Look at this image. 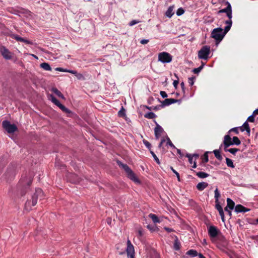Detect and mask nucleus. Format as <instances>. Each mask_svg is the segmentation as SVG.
I'll return each instance as SVG.
<instances>
[{
    "mask_svg": "<svg viewBox=\"0 0 258 258\" xmlns=\"http://www.w3.org/2000/svg\"><path fill=\"white\" fill-rule=\"evenodd\" d=\"M165 142L164 139H162L158 145V148H161L163 144Z\"/></svg>",
    "mask_w": 258,
    "mask_h": 258,
    "instance_id": "obj_61",
    "label": "nucleus"
},
{
    "mask_svg": "<svg viewBox=\"0 0 258 258\" xmlns=\"http://www.w3.org/2000/svg\"><path fill=\"white\" fill-rule=\"evenodd\" d=\"M52 91L55 93L58 97L59 98L66 100V98L64 96V95L61 93L60 91H59L56 88H52L51 89Z\"/></svg>",
    "mask_w": 258,
    "mask_h": 258,
    "instance_id": "obj_18",
    "label": "nucleus"
},
{
    "mask_svg": "<svg viewBox=\"0 0 258 258\" xmlns=\"http://www.w3.org/2000/svg\"><path fill=\"white\" fill-rule=\"evenodd\" d=\"M139 236L141 237L144 235V230L143 228H140L138 230Z\"/></svg>",
    "mask_w": 258,
    "mask_h": 258,
    "instance_id": "obj_57",
    "label": "nucleus"
},
{
    "mask_svg": "<svg viewBox=\"0 0 258 258\" xmlns=\"http://www.w3.org/2000/svg\"><path fill=\"white\" fill-rule=\"evenodd\" d=\"M67 177L68 180L71 183L76 184L80 181V178L75 173H69Z\"/></svg>",
    "mask_w": 258,
    "mask_h": 258,
    "instance_id": "obj_11",
    "label": "nucleus"
},
{
    "mask_svg": "<svg viewBox=\"0 0 258 258\" xmlns=\"http://www.w3.org/2000/svg\"><path fill=\"white\" fill-rule=\"evenodd\" d=\"M173 6H170L168 8V10L166 12V16L168 18H171L174 14L173 12Z\"/></svg>",
    "mask_w": 258,
    "mask_h": 258,
    "instance_id": "obj_23",
    "label": "nucleus"
},
{
    "mask_svg": "<svg viewBox=\"0 0 258 258\" xmlns=\"http://www.w3.org/2000/svg\"><path fill=\"white\" fill-rule=\"evenodd\" d=\"M49 98L56 106L58 105L60 103V102L52 94H50L49 95Z\"/></svg>",
    "mask_w": 258,
    "mask_h": 258,
    "instance_id": "obj_28",
    "label": "nucleus"
},
{
    "mask_svg": "<svg viewBox=\"0 0 258 258\" xmlns=\"http://www.w3.org/2000/svg\"><path fill=\"white\" fill-rule=\"evenodd\" d=\"M229 208L226 207L225 208H224V210L226 212H227L229 215V216H231V211L230 210V209L229 210L228 209Z\"/></svg>",
    "mask_w": 258,
    "mask_h": 258,
    "instance_id": "obj_60",
    "label": "nucleus"
},
{
    "mask_svg": "<svg viewBox=\"0 0 258 258\" xmlns=\"http://www.w3.org/2000/svg\"><path fill=\"white\" fill-rule=\"evenodd\" d=\"M196 175L200 178H204L209 176V174L204 172H197Z\"/></svg>",
    "mask_w": 258,
    "mask_h": 258,
    "instance_id": "obj_32",
    "label": "nucleus"
},
{
    "mask_svg": "<svg viewBox=\"0 0 258 258\" xmlns=\"http://www.w3.org/2000/svg\"><path fill=\"white\" fill-rule=\"evenodd\" d=\"M12 37L14 38L15 39H16L17 41H21V42L22 41V40H23V38H22V37H20V36L16 35V34H13L12 35Z\"/></svg>",
    "mask_w": 258,
    "mask_h": 258,
    "instance_id": "obj_41",
    "label": "nucleus"
},
{
    "mask_svg": "<svg viewBox=\"0 0 258 258\" xmlns=\"http://www.w3.org/2000/svg\"><path fill=\"white\" fill-rule=\"evenodd\" d=\"M159 101L161 103L162 108L166 106H168L174 103L178 102L179 103L181 102V99H175L173 98L165 99L164 100L162 101H161L160 99H159Z\"/></svg>",
    "mask_w": 258,
    "mask_h": 258,
    "instance_id": "obj_10",
    "label": "nucleus"
},
{
    "mask_svg": "<svg viewBox=\"0 0 258 258\" xmlns=\"http://www.w3.org/2000/svg\"><path fill=\"white\" fill-rule=\"evenodd\" d=\"M219 213L221 216L222 221L224 222V214L223 210H222L221 211H219Z\"/></svg>",
    "mask_w": 258,
    "mask_h": 258,
    "instance_id": "obj_55",
    "label": "nucleus"
},
{
    "mask_svg": "<svg viewBox=\"0 0 258 258\" xmlns=\"http://www.w3.org/2000/svg\"><path fill=\"white\" fill-rule=\"evenodd\" d=\"M230 258H240V256H238L237 255H236L235 254H234L233 255H230Z\"/></svg>",
    "mask_w": 258,
    "mask_h": 258,
    "instance_id": "obj_64",
    "label": "nucleus"
},
{
    "mask_svg": "<svg viewBox=\"0 0 258 258\" xmlns=\"http://www.w3.org/2000/svg\"><path fill=\"white\" fill-rule=\"evenodd\" d=\"M172 56L168 52H162L159 53L158 60L163 63H169L172 61Z\"/></svg>",
    "mask_w": 258,
    "mask_h": 258,
    "instance_id": "obj_8",
    "label": "nucleus"
},
{
    "mask_svg": "<svg viewBox=\"0 0 258 258\" xmlns=\"http://www.w3.org/2000/svg\"><path fill=\"white\" fill-rule=\"evenodd\" d=\"M160 94L163 98L167 97V94L165 91H161Z\"/></svg>",
    "mask_w": 258,
    "mask_h": 258,
    "instance_id": "obj_56",
    "label": "nucleus"
},
{
    "mask_svg": "<svg viewBox=\"0 0 258 258\" xmlns=\"http://www.w3.org/2000/svg\"><path fill=\"white\" fill-rule=\"evenodd\" d=\"M55 70L57 71H59V72H68L69 70L64 69L62 68H55Z\"/></svg>",
    "mask_w": 258,
    "mask_h": 258,
    "instance_id": "obj_53",
    "label": "nucleus"
},
{
    "mask_svg": "<svg viewBox=\"0 0 258 258\" xmlns=\"http://www.w3.org/2000/svg\"><path fill=\"white\" fill-rule=\"evenodd\" d=\"M76 77L77 78V79L78 80H85V79L84 76L82 74H80V73L77 74V75H76Z\"/></svg>",
    "mask_w": 258,
    "mask_h": 258,
    "instance_id": "obj_52",
    "label": "nucleus"
},
{
    "mask_svg": "<svg viewBox=\"0 0 258 258\" xmlns=\"http://www.w3.org/2000/svg\"><path fill=\"white\" fill-rule=\"evenodd\" d=\"M202 70V67H199V68H195L192 70V72L195 74H199Z\"/></svg>",
    "mask_w": 258,
    "mask_h": 258,
    "instance_id": "obj_47",
    "label": "nucleus"
},
{
    "mask_svg": "<svg viewBox=\"0 0 258 258\" xmlns=\"http://www.w3.org/2000/svg\"><path fill=\"white\" fill-rule=\"evenodd\" d=\"M170 169L172 171V172L174 173V174L176 175V176L177 178L178 181H180V178L179 174L172 166L170 167Z\"/></svg>",
    "mask_w": 258,
    "mask_h": 258,
    "instance_id": "obj_43",
    "label": "nucleus"
},
{
    "mask_svg": "<svg viewBox=\"0 0 258 258\" xmlns=\"http://www.w3.org/2000/svg\"><path fill=\"white\" fill-rule=\"evenodd\" d=\"M208 186V183L205 182H199L197 185V188L199 190L202 191Z\"/></svg>",
    "mask_w": 258,
    "mask_h": 258,
    "instance_id": "obj_17",
    "label": "nucleus"
},
{
    "mask_svg": "<svg viewBox=\"0 0 258 258\" xmlns=\"http://www.w3.org/2000/svg\"><path fill=\"white\" fill-rule=\"evenodd\" d=\"M227 205L226 206L227 207L229 208L230 210H233L234 208L235 203L230 198L227 199Z\"/></svg>",
    "mask_w": 258,
    "mask_h": 258,
    "instance_id": "obj_21",
    "label": "nucleus"
},
{
    "mask_svg": "<svg viewBox=\"0 0 258 258\" xmlns=\"http://www.w3.org/2000/svg\"><path fill=\"white\" fill-rule=\"evenodd\" d=\"M224 36L223 33V29L220 27L214 29L211 33V37L215 39L216 44L223 39Z\"/></svg>",
    "mask_w": 258,
    "mask_h": 258,
    "instance_id": "obj_5",
    "label": "nucleus"
},
{
    "mask_svg": "<svg viewBox=\"0 0 258 258\" xmlns=\"http://www.w3.org/2000/svg\"><path fill=\"white\" fill-rule=\"evenodd\" d=\"M144 117L146 118L153 119L156 117L155 114L152 112H149L144 115Z\"/></svg>",
    "mask_w": 258,
    "mask_h": 258,
    "instance_id": "obj_29",
    "label": "nucleus"
},
{
    "mask_svg": "<svg viewBox=\"0 0 258 258\" xmlns=\"http://www.w3.org/2000/svg\"><path fill=\"white\" fill-rule=\"evenodd\" d=\"M149 217L152 219L153 222L154 223H159L160 221V220L159 219V218L157 217V216H156V215L155 214H150L149 215Z\"/></svg>",
    "mask_w": 258,
    "mask_h": 258,
    "instance_id": "obj_25",
    "label": "nucleus"
},
{
    "mask_svg": "<svg viewBox=\"0 0 258 258\" xmlns=\"http://www.w3.org/2000/svg\"><path fill=\"white\" fill-rule=\"evenodd\" d=\"M22 42H23L28 44H33V42L32 41L28 40L25 38H23V40H22Z\"/></svg>",
    "mask_w": 258,
    "mask_h": 258,
    "instance_id": "obj_58",
    "label": "nucleus"
},
{
    "mask_svg": "<svg viewBox=\"0 0 258 258\" xmlns=\"http://www.w3.org/2000/svg\"><path fill=\"white\" fill-rule=\"evenodd\" d=\"M199 253L197 250L194 249H190L186 252V254L190 255L191 257H195L198 255Z\"/></svg>",
    "mask_w": 258,
    "mask_h": 258,
    "instance_id": "obj_26",
    "label": "nucleus"
},
{
    "mask_svg": "<svg viewBox=\"0 0 258 258\" xmlns=\"http://www.w3.org/2000/svg\"><path fill=\"white\" fill-rule=\"evenodd\" d=\"M178 83H179L178 80H174V82L173 83V85L175 89L177 88Z\"/></svg>",
    "mask_w": 258,
    "mask_h": 258,
    "instance_id": "obj_59",
    "label": "nucleus"
},
{
    "mask_svg": "<svg viewBox=\"0 0 258 258\" xmlns=\"http://www.w3.org/2000/svg\"><path fill=\"white\" fill-rule=\"evenodd\" d=\"M232 141L233 145H239L241 143L240 140L237 137H233Z\"/></svg>",
    "mask_w": 258,
    "mask_h": 258,
    "instance_id": "obj_33",
    "label": "nucleus"
},
{
    "mask_svg": "<svg viewBox=\"0 0 258 258\" xmlns=\"http://www.w3.org/2000/svg\"><path fill=\"white\" fill-rule=\"evenodd\" d=\"M143 143L145 144V145L149 149L150 151H152L151 149V144L148 141H147V140H143Z\"/></svg>",
    "mask_w": 258,
    "mask_h": 258,
    "instance_id": "obj_44",
    "label": "nucleus"
},
{
    "mask_svg": "<svg viewBox=\"0 0 258 258\" xmlns=\"http://www.w3.org/2000/svg\"><path fill=\"white\" fill-rule=\"evenodd\" d=\"M40 67L46 71H51V68L47 62H43L40 64Z\"/></svg>",
    "mask_w": 258,
    "mask_h": 258,
    "instance_id": "obj_24",
    "label": "nucleus"
},
{
    "mask_svg": "<svg viewBox=\"0 0 258 258\" xmlns=\"http://www.w3.org/2000/svg\"><path fill=\"white\" fill-rule=\"evenodd\" d=\"M154 122L156 124V127L154 129L155 136L156 139H159L161 136V134L163 132V129L155 120H154Z\"/></svg>",
    "mask_w": 258,
    "mask_h": 258,
    "instance_id": "obj_15",
    "label": "nucleus"
},
{
    "mask_svg": "<svg viewBox=\"0 0 258 258\" xmlns=\"http://www.w3.org/2000/svg\"><path fill=\"white\" fill-rule=\"evenodd\" d=\"M235 212L236 213L242 212V205H237L234 209Z\"/></svg>",
    "mask_w": 258,
    "mask_h": 258,
    "instance_id": "obj_42",
    "label": "nucleus"
},
{
    "mask_svg": "<svg viewBox=\"0 0 258 258\" xmlns=\"http://www.w3.org/2000/svg\"><path fill=\"white\" fill-rule=\"evenodd\" d=\"M167 145L170 146L171 147L173 148H175V146L172 144L170 139L168 137H167Z\"/></svg>",
    "mask_w": 258,
    "mask_h": 258,
    "instance_id": "obj_48",
    "label": "nucleus"
},
{
    "mask_svg": "<svg viewBox=\"0 0 258 258\" xmlns=\"http://www.w3.org/2000/svg\"><path fill=\"white\" fill-rule=\"evenodd\" d=\"M208 153H209V152H206L204 153V156H203L204 157H203V161H202V162L203 163H207L208 162V161H209Z\"/></svg>",
    "mask_w": 258,
    "mask_h": 258,
    "instance_id": "obj_40",
    "label": "nucleus"
},
{
    "mask_svg": "<svg viewBox=\"0 0 258 258\" xmlns=\"http://www.w3.org/2000/svg\"><path fill=\"white\" fill-rule=\"evenodd\" d=\"M3 127L9 134H12L18 130V127L15 124H11L9 121L4 120L2 123Z\"/></svg>",
    "mask_w": 258,
    "mask_h": 258,
    "instance_id": "obj_7",
    "label": "nucleus"
},
{
    "mask_svg": "<svg viewBox=\"0 0 258 258\" xmlns=\"http://www.w3.org/2000/svg\"><path fill=\"white\" fill-rule=\"evenodd\" d=\"M229 9H230V8L228 7V8H226L225 9H221L218 12V14L225 13H226V15H227V16L228 17V18L229 19H231L232 12L230 11Z\"/></svg>",
    "mask_w": 258,
    "mask_h": 258,
    "instance_id": "obj_16",
    "label": "nucleus"
},
{
    "mask_svg": "<svg viewBox=\"0 0 258 258\" xmlns=\"http://www.w3.org/2000/svg\"><path fill=\"white\" fill-rule=\"evenodd\" d=\"M125 110L124 108L122 107L121 109L118 111V114L119 117H123L125 116Z\"/></svg>",
    "mask_w": 258,
    "mask_h": 258,
    "instance_id": "obj_37",
    "label": "nucleus"
},
{
    "mask_svg": "<svg viewBox=\"0 0 258 258\" xmlns=\"http://www.w3.org/2000/svg\"><path fill=\"white\" fill-rule=\"evenodd\" d=\"M238 128H239V130L242 131V126H239L238 127V128L237 127H234V128H232V129L230 130L229 131V133H230L231 132H235L236 134H238Z\"/></svg>",
    "mask_w": 258,
    "mask_h": 258,
    "instance_id": "obj_46",
    "label": "nucleus"
},
{
    "mask_svg": "<svg viewBox=\"0 0 258 258\" xmlns=\"http://www.w3.org/2000/svg\"><path fill=\"white\" fill-rule=\"evenodd\" d=\"M17 166L15 164H10L4 175L5 179L8 181L13 179L16 174Z\"/></svg>",
    "mask_w": 258,
    "mask_h": 258,
    "instance_id": "obj_4",
    "label": "nucleus"
},
{
    "mask_svg": "<svg viewBox=\"0 0 258 258\" xmlns=\"http://www.w3.org/2000/svg\"><path fill=\"white\" fill-rule=\"evenodd\" d=\"M210 53V47L208 45L204 46L198 52V57L200 59L207 60Z\"/></svg>",
    "mask_w": 258,
    "mask_h": 258,
    "instance_id": "obj_6",
    "label": "nucleus"
},
{
    "mask_svg": "<svg viewBox=\"0 0 258 258\" xmlns=\"http://www.w3.org/2000/svg\"><path fill=\"white\" fill-rule=\"evenodd\" d=\"M184 13V10L183 8H180L176 11V15L177 16H181Z\"/></svg>",
    "mask_w": 258,
    "mask_h": 258,
    "instance_id": "obj_45",
    "label": "nucleus"
},
{
    "mask_svg": "<svg viewBox=\"0 0 258 258\" xmlns=\"http://www.w3.org/2000/svg\"><path fill=\"white\" fill-rule=\"evenodd\" d=\"M148 229H149L151 231L154 232L159 230V228L156 225H148L147 226Z\"/></svg>",
    "mask_w": 258,
    "mask_h": 258,
    "instance_id": "obj_31",
    "label": "nucleus"
},
{
    "mask_svg": "<svg viewBox=\"0 0 258 258\" xmlns=\"http://www.w3.org/2000/svg\"><path fill=\"white\" fill-rule=\"evenodd\" d=\"M213 152L214 153L215 157L217 159H218L220 161H221L222 160L223 158H222V157L221 156V155H220V153L219 150H215L213 151Z\"/></svg>",
    "mask_w": 258,
    "mask_h": 258,
    "instance_id": "obj_30",
    "label": "nucleus"
},
{
    "mask_svg": "<svg viewBox=\"0 0 258 258\" xmlns=\"http://www.w3.org/2000/svg\"><path fill=\"white\" fill-rule=\"evenodd\" d=\"M231 27V26L227 25L225 27L224 30H223V33L224 34V35H225L229 31Z\"/></svg>",
    "mask_w": 258,
    "mask_h": 258,
    "instance_id": "obj_49",
    "label": "nucleus"
},
{
    "mask_svg": "<svg viewBox=\"0 0 258 258\" xmlns=\"http://www.w3.org/2000/svg\"><path fill=\"white\" fill-rule=\"evenodd\" d=\"M232 23V22L231 20L229 19V20H227V21H225V24H226L228 26H231Z\"/></svg>",
    "mask_w": 258,
    "mask_h": 258,
    "instance_id": "obj_62",
    "label": "nucleus"
},
{
    "mask_svg": "<svg viewBox=\"0 0 258 258\" xmlns=\"http://www.w3.org/2000/svg\"><path fill=\"white\" fill-rule=\"evenodd\" d=\"M1 52L3 56L6 59H11L12 58V53L5 47H3L1 48Z\"/></svg>",
    "mask_w": 258,
    "mask_h": 258,
    "instance_id": "obj_13",
    "label": "nucleus"
},
{
    "mask_svg": "<svg viewBox=\"0 0 258 258\" xmlns=\"http://www.w3.org/2000/svg\"><path fill=\"white\" fill-rule=\"evenodd\" d=\"M238 150L239 149L236 148H231L229 149L227 148L226 149H224V151L225 152H229L233 155H234Z\"/></svg>",
    "mask_w": 258,
    "mask_h": 258,
    "instance_id": "obj_34",
    "label": "nucleus"
},
{
    "mask_svg": "<svg viewBox=\"0 0 258 258\" xmlns=\"http://www.w3.org/2000/svg\"><path fill=\"white\" fill-rule=\"evenodd\" d=\"M214 192H215V202L218 203V202H219L218 199L220 196V193H219L217 188H216Z\"/></svg>",
    "mask_w": 258,
    "mask_h": 258,
    "instance_id": "obj_36",
    "label": "nucleus"
},
{
    "mask_svg": "<svg viewBox=\"0 0 258 258\" xmlns=\"http://www.w3.org/2000/svg\"><path fill=\"white\" fill-rule=\"evenodd\" d=\"M181 246L180 242L178 239H175L173 248L175 250H178L180 249Z\"/></svg>",
    "mask_w": 258,
    "mask_h": 258,
    "instance_id": "obj_27",
    "label": "nucleus"
},
{
    "mask_svg": "<svg viewBox=\"0 0 258 258\" xmlns=\"http://www.w3.org/2000/svg\"><path fill=\"white\" fill-rule=\"evenodd\" d=\"M196 78L195 77H191V78H188V80H189V84H190V86H192L194 85V80Z\"/></svg>",
    "mask_w": 258,
    "mask_h": 258,
    "instance_id": "obj_54",
    "label": "nucleus"
},
{
    "mask_svg": "<svg viewBox=\"0 0 258 258\" xmlns=\"http://www.w3.org/2000/svg\"><path fill=\"white\" fill-rule=\"evenodd\" d=\"M216 205H215V207H216V209L219 211H221L223 210L222 207L221 206V205H220L219 204V202H218V203H216Z\"/></svg>",
    "mask_w": 258,
    "mask_h": 258,
    "instance_id": "obj_51",
    "label": "nucleus"
},
{
    "mask_svg": "<svg viewBox=\"0 0 258 258\" xmlns=\"http://www.w3.org/2000/svg\"><path fill=\"white\" fill-rule=\"evenodd\" d=\"M185 156L188 158V161L190 164L192 163V155L189 154H186Z\"/></svg>",
    "mask_w": 258,
    "mask_h": 258,
    "instance_id": "obj_50",
    "label": "nucleus"
},
{
    "mask_svg": "<svg viewBox=\"0 0 258 258\" xmlns=\"http://www.w3.org/2000/svg\"><path fill=\"white\" fill-rule=\"evenodd\" d=\"M208 234L211 237H216L220 234V231L214 226H210L208 229Z\"/></svg>",
    "mask_w": 258,
    "mask_h": 258,
    "instance_id": "obj_12",
    "label": "nucleus"
},
{
    "mask_svg": "<svg viewBox=\"0 0 258 258\" xmlns=\"http://www.w3.org/2000/svg\"><path fill=\"white\" fill-rule=\"evenodd\" d=\"M150 153L152 154L153 157L155 159L156 163L159 165L160 164V161L159 159H158V158L156 155V154L154 153V152L152 151H150Z\"/></svg>",
    "mask_w": 258,
    "mask_h": 258,
    "instance_id": "obj_39",
    "label": "nucleus"
},
{
    "mask_svg": "<svg viewBox=\"0 0 258 258\" xmlns=\"http://www.w3.org/2000/svg\"><path fill=\"white\" fill-rule=\"evenodd\" d=\"M233 145V143L229 135H225L223 141L224 149L228 148L230 146Z\"/></svg>",
    "mask_w": 258,
    "mask_h": 258,
    "instance_id": "obj_14",
    "label": "nucleus"
},
{
    "mask_svg": "<svg viewBox=\"0 0 258 258\" xmlns=\"http://www.w3.org/2000/svg\"><path fill=\"white\" fill-rule=\"evenodd\" d=\"M164 229L168 232H171L174 231V230L173 229H171V228H170L168 227H164Z\"/></svg>",
    "mask_w": 258,
    "mask_h": 258,
    "instance_id": "obj_63",
    "label": "nucleus"
},
{
    "mask_svg": "<svg viewBox=\"0 0 258 258\" xmlns=\"http://www.w3.org/2000/svg\"><path fill=\"white\" fill-rule=\"evenodd\" d=\"M33 179L30 177L27 182H23V185L20 183L18 185V195L21 197L24 196L26 194H29L30 191V186L32 182Z\"/></svg>",
    "mask_w": 258,
    "mask_h": 258,
    "instance_id": "obj_3",
    "label": "nucleus"
},
{
    "mask_svg": "<svg viewBox=\"0 0 258 258\" xmlns=\"http://www.w3.org/2000/svg\"><path fill=\"white\" fill-rule=\"evenodd\" d=\"M125 250L128 258H135L134 247L129 239L127 241V247Z\"/></svg>",
    "mask_w": 258,
    "mask_h": 258,
    "instance_id": "obj_9",
    "label": "nucleus"
},
{
    "mask_svg": "<svg viewBox=\"0 0 258 258\" xmlns=\"http://www.w3.org/2000/svg\"><path fill=\"white\" fill-rule=\"evenodd\" d=\"M246 131L247 135H250V129L247 121H245L243 123V132Z\"/></svg>",
    "mask_w": 258,
    "mask_h": 258,
    "instance_id": "obj_22",
    "label": "nucleus"
},
{
    "mask_svg": "<svg viewBox=\"0 0 258 258\" xmlns=\"http://www.w3.org/2000/svg\"><path fill=\"white\" fill-rule=\"evenodd\" d=\"M117 164L121 167L122 169L124 170L127 174V177L136 183L141 184V182L140 180L136 176V174L133 172V171L130 168V167L127 164H123L120 161H117Z\"/></svg>",
    "mask_w": 258,
    "mask_h": 258,
    "instance_id": "obj_2",
    "label": "nucleus"
},
{
    "mask_svg": "<svg viewBox=\"0 0 258 258\" xmlns=\"http://www.w3.org/2000/svg\"><path fill=\"white\" fill-rule=\"evenodd\" d=\"M57 106H58L63 112H64L66 113H68V114L72 113V112L71 110H70V109H69L68 108L66 107L63 105H62L60 103H59L58 105H57Z\"/></svg>",
    "mask_w": 258,
    "mask_h": 258,
    "instance_id": "obj_20",
    "label": "nucleus"
},
{
    "mask_svg": "<svg viewBox=\"0 0 258 258\" xmlns=\"http://www.w3.org/2000/svg\"><path fill=\"white\" fill-rule=\"evenodd\" d=\"M57 106H58L63 112H64L66 113H68V114L72 113V112L71 110H70V109H69L68 108L66 107L63 105H62L60 103H59L58 105H57Z\"/></svg>",
    "mask_w": 258,
    "mask_h": 258,
    "instance_id": "obj_19",
    "label": "nucleus"
},
{
    "mask_svg": "<svg viewBox=\"0 0 258 258\" xmlns=\"http://www.w3.org/2000/svg\"><path fill=\"white\" fill-rule=\"evenodd\" d=\"M226 163L228 167L231 168H233L234 167L232 161L228 158H226Z\"/></svg>",
    "mask_w": 258,
    "mask_h": 258,
    "instance_id": "obj_35",
    "label": "nucleus"
},
{
    "mask_svg": "<svg viewBox=\"0 0 258 258\" xmlns=\"http://www.w3.org/2000/svg\"><path fill=\"white\" fill-rule=\"evenodd\" d=\"M255 117L256 116L255 115H253V114L252 113V115H251L247 118L246 121L250 122H254L255 121Z\"/></svg>",
    "mask_w": 258,
    "mask_h": 258,
    "instance_id": "obj_38",
    "label": "nucleus"
},
{
    "mask_svg": "<svg viewBox=\"0 0 258 258\" xmlns=\"http://www.w3.org/2000/svg\"><path fill=\"white\" fill-rule=\"evenodd\" d=\"M44 194L42 190L40 188H36L34 192H33L30 199H28L25 204V208L29 210L31 209V206H34L37 203V201H40L44 198Z\"/></svg>",
    "mask_w": 258,
    "mask_h": 258,
    "instance_id": "obj_1",
    "label": "nucleus"
}]
</instances>
